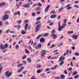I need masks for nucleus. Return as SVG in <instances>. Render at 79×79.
Returning a JSON list of instances; mask_svg holds the SVG:
<instances>
[{
	"instance_id": "6",
	"label": "nucleus",
	"mask_w": 79,
	"mask_h": 79,
	"mask_svg": "<svg viewBox=\"0 0 79 79\" xmlns=\"http://www.w3.org/2000/svg\"><path fill=\"white\" fill-rule=\"evenodd\" d=\"M51 37H52L54 39H56V37H57V35L53 33L51 35Z\"/></svg>"
},
{
	"instance_id": "61",
	"label": "nucleus",
	"mask_w": 79,
	"mask_h": 79,
	"mask_svg": "<svg viewBox=\"0 0 79 79\" xmlns=\"http://www.w3.org/2000/svg\"><path fill=\"white\" fill-rule=\"evenodd\" d=\"M60 18H61V16L60 15H59V16L57 17V18L58 19H60Z\"/></svg>"
},
{
	"instance_id": "24",
	"label": "nucleus",
	"mask_w": 79,
	"mask_h": 79,
	"mask_svg": "<svg viewBox=\"0 0 79 79\" xmlns=\"http://www.w3.org/2000/svg\"><path fill=\"white\" fill-rule=\"evenodd\" d=\"M45 54H46V52H44L42 54H41V58H43V57L45 55Z\"/></svg>"
},
{
	"instance_id": "16",
	"label": "nucleus",
	"mask_w": 79,
	"mask_h": 79,
	"mask_svg": "<svg viewBox=\"0 0 79 79\" xmlns=\"http://www.w3.org/2000/svg\"><path fill=\"white\" fill-rule=\"evenodd\" d=\"M23 7H25V8H29V7H30V6H28V5H27V4H24L23 5Z\"/></svg>"
},
{
	"instance_id": "23",
	"label": "nucleus",
	"mask_w": 79,
	"mask_h": 79,
	"mask_svg": "<svg viewBox=\"0 0 79 79\" xmlns=\"http://www.w3.org/2000/svg\"><path fill=\"white\" fill-rule=\"evenodd\" d=\"M66 23H64L63 24L62 26V27L63 28V29H64V27H66Z\"/></svg>"
},
{
	"instance_id": "20",
	"label": "nucleus",
	"mask_w": 79,
	"mask_h": 79,
	"mask_svg": "<svg viewBox=\"0 0 79 79\" xmlns=\"http://www.w3.org/2000/svg\"><path fill=\"white\" fill-rule=\"evenodd\" d=\"M62 29H63V28H62L61 26H60L59 27L58 31H61Z\"/></svg>"
},
{
	"instance_id": "14",
	"label": "nucleus",
	"mask_w": 79,
	"mask_h": 79,
	"mask_svg": "<svg viewBox=\"0 0 79 79\" xmlns=\"http://www.w3.org/2000/svg\"><path fill=\"white\" fill-rule=\"evenodd\" d=\"M16 15H21V14H20V11H18L16 12V13H14L15 16H16Z\"/></svg>"
},
{
	"instance_id": "36",
	"label": "nucleus",
	"mask_w": 79,
	"mask_h": 79,
	"mask_svg": "<svg viewBox=\"0 0 79 79\" xmlns=\"http://www.w3.org/2000/svg\"><path fill=\"white\" fill-rule=\"evenodd\" d=\"M77 74V72L75 71L73 73V75L74 76V75H76Z\"/></svg>"
},
{
	"instance_id": "34",
	"label": "nucleus",
	"mask_w": 79,
	"mask_h": 79,
	"mask_svg": "<svg viewBox=\"0 0 79 79\" xmlns=\"http://www.w3.org/2000/svg\"><path fill=\"white\" fill-rule=\"evenodd\" d=\"M78 77H79V75H77L74 76V78L75 79H77V78H78Z\"/></svg>"
},
{
	"instance_id": "37",
	"label": "nucleus",
	"mask_w": 79,
	"mask_h": 79,
	"mask_svg": "<svg viewBox=\"0 0 79 79\" xmlns=\"http://www.w3.org/2000/svg\"><path fill=\"white\" fill-rule=\"evenodd\" d=\"M56 46V45H54V44H52V47H50V48H53L54 47H55Z\"/></svg>"
},
{
	"instance_id": "56",
	"label": "nucleus",
	"mask_w": 79,
	"mask_h": 79,
	"mask_svg": "<svg viewBox=\"0 0 79 79\" xmlns=\"http://www.w3.org/2000/svg\"><path fill=\"white\" fill-rule=\"evenodd\" d=\"M74 7H75V8H79V6H77V5H74Z\"/></svg>"
},
{
	"instance_id": "13",
	"label": "nucleus",
	"mask_w": 79,
	"mask_h": 79,
	"mask_svg": "<svg viewBox=\"0 0 79 79\" xmlns=\"http://www.w3.org/2000/svg\"><path fill=\"white\" fill-rule=\"evenodd\" d=\"M57 67H58V65H56L54 67L51 68V69L52 70L55 69H56Z\"/></svg>"
},
{
	"instance_id": "7",
	"label": "nucleus",
	"mask_w": 79,
	"mask_h": 79,
	"mask_svg": "<svg viewBox=\"0 0 79 79\" xmlns=\"http://www.w3.org/2000/svg\"><path fill=\"white\" fill-rule=\"evenodd\" d=\"M50 5H49L44 10L45 12H47L49 8H50Z\"/></svg>"
},
{
	"instance_id": "8",
	"label": "nucleus",
	"mask_w": 79,
	"mask_h": 79,
	"mask_svg": "<svg viewBox=\"0 0 79 79\" xmlns=\"http://www.w3.org/2000/svg\"><path fill=\"white\" fill-rule=\"evenodd\" d=\"M57 17V15H51L50 18L51 19H53V18H55Z\"/></svg>"
},
{
	"instance_id": "17",
	"label": "nucleus",
	"mask_w": 79,
	"mask_h": 79,
	"mask_svg": "<svg viewBox=\"0 0 79 79\" xmlns=\"http://www.w3.org/2000/svg\"><path fill=\"white\" fill-rule=\"evenodd\" d=\"M6 5V3L3 2H1V3H0V6H4V5Z\"/></svg>"
},
{
	"instance_id": "40",
	"label": "nucleus",
	"mask_w": 79,
	"mask_h": 79,
	"mask_svg": "<svg viewBox=\"0 0 79 79\" xmlns=\"http://www.w3.org/2000/svg\"><path fill=\"white\" fill-rule=\"evenodd\" d=\"M72 8V7H68L67 8V10H71Z\"/></svg>"
},
{
	"instance_id": "45",
	"label": "nucleus",
	"mask_w": 79,
	"mask_h": 79,
	"mask_svg": "<svg viewBox=\"0 0 79 79\" xmlns=\"http://www.w3.org/2000/svg\"><path fill=\"white\" fill-rule=\"evenodd\" d=\"M23 63L24 64H27V62L26 61H23Z\"/></svg>"
},
{
	"instance_id": "5",
	"label": "nucleus",
	"mask_w": 79,
	"mask_h": 79,
	"mask_svg": "<svg viewBox=\"0 0 79 79\" xmlns=\"http://www.w3.org/2000/svg\"><path fill=\"white\" fill-rule=\"evenodd\" d=\"M9 18V15L7 14H6L3 16L2 19L3 21H5Z\"/></svg>"
},
{
	"instance_id": "50",
	"label": "nucleus",
	"mask_w": 79,
	"mask_h": 79,
	"mask_svg": "<svg viewBox=\"0 0 79 79\" xmlns=\"http://www.w3.org/2000/svg\"><path fill=\"white\" fill-rule=\"evenodd\" d=\"M75 56H79V53H77V52H76L75 54Z\"/></svg>"
},
{
	"instance_id": "60",
	"label": "nucleus",
	"mask_w": 79,
	"mask_h": 79,
	"mask_svg": "<svg viewBox=\"0 0 79 79\" xmlns=\"http://www.w3.org/2000/svg\"><path fill=\"white\" fill-rule=\"evenodd\" d=\"M50 58H52L51 56H50L48 57V60H49V59H50Z\"/></svg>"
},
{
	"instance_id": "1",
	"label": "nucleus",
	"mask_w": 79,
	"mask_h": 79,
	"mask_svg": "<svg viewBox=\"0 0 79 79\" xmlns=\"http://www.w3.org/2000/svg\"><path fill=\"white\" fill-rule=\"evenodd\" d=\"M29 25H28V24L27 23L26 24V25L24 27V29L25 31L24 30H23L22 31V34H26V31H27V28L28 27Z\"/></svg>"
},
{
	"instance_id": "18",
	"label": "nucleus",
	"mask_w": 79,
	"mask_h": 79,
	"mask_svg": "<svg viewBox=\"0 0 79 79\" xmlns=\"http://www.w3.org/2000/svg\"><path fill=\"white\" fill-rule=\"evenodd\" d=\"M42 34H40L36 38V40H39V39H40V37H42Z\"/></svg>"
},
{
	"instance_id": "4",
	"label": "nucleus",
	"mask_w": 79,
	"mask_h": 79,
	"mask_svg": "<svg viewBox=\"0 0 79 79\" xmlns=\"http://www.w3.org/2000/svg\"><path fill=\"white\" fill-rule=\"evenodd\" d=\"M42 27V25L40 24H38L36 27V30H35V32H38L40 27Z\"/></svg>"
},
{
	"instance_id": "30",
	"label": "nucleus",
	"mask_w": 79,
	"mask_h": 79,
	"mask_svg": "<svg viewBox=\"0 0 79 79\" xmlns=\"http://www.w3.org/2000/svg\"><path fill=\"white\" fill-rule=\"evenodd\" d=\"M41 19V17H39L36 18V21H39V20H40Z\"/></svg>"
},
{
	"instance_id": "41",
	"label": "nucleus",
	"mask_w": 79,
	"mask_h": 79,
	"mask_svg": "<svg viewBox=\"0 0 79 79\" xmlns=\"http://www.w3.org/2000/svg\"><path fill=\"white\" fill-rule=\"evenodd\" d=\"M64 73L65 74H68V72H67V71H66V70H65L64 71Z\"/></svg>"
},
{
	"instance_id": "10",
	"label": "nucleus",
	"mask_w": 79,
	"mask_h": 79,
	"mask_svg": "<svg viewBox=\"0 0 79 79\" xmlns=\"http://www.w3.org/2000/svg\"><path fill=\"white\" fill-rule=\"evenodd\" d=\"M72 38H73L74 39H77L78 38V35H74L72 36Z\"/></svg>"
},
{
	"instance_id": "32",
	"label": "nucleus",
	"mask_w": 79,
	"mask_h": 79,
	"mask_svg": "<svg viewBox=\"0 0 79 79\" xmlns=\"http://www.w3.org/2000/svg\"><path fill=\"white\" fill-rule=\"evenodd\" d=\"M31 15L32 16H36V14L35 13H32Z\"/></svg>"
},
{
	"instance_id": "64",
	"label": "nucleus",
	"mask_w": 79,
	"mask_h": 79,
	"mask_svg": "<svg viewBox=\"0 0 79 79\" xmlns=\"http://www.w3.org/2000/svg\"><path fill=\"white\" fill-rule=\"evenodd\" d=\"M42 3H45V0H41Z\"/></svg>"
},
{
	"instance_id": "28",
	"label": "nucleus",
	"mask_w": 79,
	"mask_h": 79,
	"mask_svg": "<svg viewBox=\"0 0 79 79\" xmlns=\"http://www.w3.org/2000/svg\"><path fill=\"white\" fill-rule=\"evenodd\" d=\"M0 48L2 50H4V47H3L2 45H0Z\"/></svg>"
},
{
	"instance_id": "29",
	"label": "nucleus",
	"mask_w": 79,
	"mask_h": 79,
	"mask_svg": "<svg viewBox=\"0 0 79 79\" xmlns=\"http://www.w3.org/2000/svg\"><path fill=\"white\" fill-rule=\"evenodd\" d=\"M4 47L5 48H8V44H6L5 45H4Z\"/></svg>"
},
{
	"instance_id": "11",
	"label": "nucleus",
	"mask_w": 79,
	"mask_h": 79,
	"mask_svg": "<svg viewBox=\"0 0 79 79\" xmlns=\"http://www.w3.org/2000/svg\"><path fill=\"white\" fill-rule=\"evenodd\" d=\"M40 42L41 43H43V42H45V39L43 38H41L40 39Z\"/></svg>"
},
{
	"instance_id": "12",
	"label": "nucleus",
	"mask_w": 79,
	"mask_h": 79,
	"mask_svg": "<svg viewBox=\"0 0 79 79\" xmlns=\"http://www.w3.org/2000/svg\"><path fill=\"white\" fill-rule=\"evenodd\" d=\"M25 52L26 54H29V53H30V52L27 49H25Z\"/></svg>"
},
{
	"instance_id": "38",
	"label": "nucleus",
	"mask_w": 79,
	"mask_h": 79,
	"mask_svg": "<svg viewBox=\"0 0 79 79\" xmlns=\"http://www.w3.org/2000/svg\"><path fill=\"white\" fill-rule=\"evenodd\" d=\"M48 52V51H47V50H42L40 53H42V52Z\"/></svg>"
},
{
	"instance_id": "33",
	"label": "nucleus",
	"mask_w": 79,
	"mask_h": 79,
	"mask_svg": "<svg viewBox=\"0 0 79 79\" xmlns=\"http://www.w3.org/2000/svg\"><path fill=\"white\" fill-rule=\"evenodd\" d=\"M41 72V70L40 69H39V70H38L37 71V73L39 74V73H40Z\"/></svg>"
},
{
	"instance_id": "48",
	"label": "nucleus",
	"mask_w": 79,
	"mask_h": 79,
	"mask_svg": "<svg viewBox=\"0 0 79 79\" xmlns=\"http://www.w3.org/2000/svg\"><path fill=\"white\" fill-rule=\"evenodd\" d=\"M49 34L48 33H45L44 35V36H45V37L47 36H48V35Z\"/></svg>"
},
{
	"instance_id": "25",
	"label": "nucleus",
	"mask_w": 79,
	"mask_h": 79,
	"mask_svg": "<svg viewBox=\"0 0 79 79\" xmlns=\"http://www.w3.org/2000/svg\"><path fill=\"white\" fill-rule=\"evenodd\" d=\"M38 47L39 48H40L42 47V44H39L38 45Z\"/></svg>"
},
{
	"instance_id": "53",
	"label": "nucleus",
	"mask_w": 79,
	"mask_h": 79,
	"mask_svg": "<svg viewBox=\"0 0 79 79\" xmlns=\"http://www.w3.org/2000/svg\"><path fill=\"white\" fill-rule=\"evenodd\" d=\"M38 6H42V4L40 3H38Z\"/></svg>"
},
{
	"instance_id": "2",
	"label": "nucleus",
	"mask_w": 79,
	"mask_h": 79,
	"mask_svg": "<svg viewBox=\"0 0 79 79\" xmlns=\"http://www.w3.org/2000/svg\"><path fill=\"white\" fill-rule=\"evenodd\" d=\"M65 59V57H62V56H61L59 58V60L60 61H61V62L59 64L60 66H61V65H63L64 64V61L63 60H64Z\"/></svg>"
},
{
	"instance_id": "44",
	"label": "nucleus",
	"mask_w": 79,
	"mask_h": 79,
	"mask_svg": "<svg viewBox=\"0 0 79 79\" xmlns=\"http://www.w3.org/2000/svg\"><path fill=\"white\" fill-rule=\"evenodd\" d=\"M73 70V69L72 68H69V71H71Z\"/></svg>"
},
{
	"instance_id": "22",
	"label": "nucleus",
	"mask_w": 79,
	"mask_h": 79,
	"mask_svg": "<svg viewBox=\"0 0 79 79\" xmlns=\"http://www.w3.org/2000/svg\"><path fill=\"white\" fill-rule=\"evenodd\" d=\"M23 64H18L17 65V67L18 68H19L20 67H21V66H23Z\"/></svg>"
},
{
	"instance_id": "19",
	"label": "nucleus",
	"mask_w": 79,
	"mask_h": 79,
	"mask_svg": "<svg viewBox=\"0 0 79 79\" xmlns=\"http://www.w3.org/2000/svg\"><path fill=\"white\" fill-rule=\"evenodd\" d=\"M27 60L28 61V63H31V61H32V59H31V58H28L27 59Z\"/></svg>"
},
{
	"instance_id": "58",
	"label": "nucleus",
	"mask_w": 79,
	"mask_h": 79,
	"mask_svg": "<svg viewBox=\"0 0 79 79\" xmlns=\"http://www.w3.org/2000/svg\"><path fill=\"white\" fill-rule=\"evenodd\" d=\"M22 71V69H20L18 70V73H20V71Z\"/></svg>"
},
{
	"instance_id": "42",
	"label": "nucleus",
	"mask_w": 79,
	"mask_h": 79,
	"mask_svg": "<svg viewBox=\"0 0 79 79\" xmlns=\"http://www.w3.org/2000/svg\"><path fill=\"white\" fill-rule=\"evenodd\" d=\"M41 67V65H36V67L38 68H40Z\"/></svg>"
},
{
	"instance_id": "51",
	"label": "nucleus",
	"mask_w": 79,
	"mask_h": 79,
	"mask_svg": "<svg viewBox=\"0 0 79 79\" xmlns=\"http://www.w3.org/2000/svg\"><path fill=\"white\" fill-rule=\"evenodd\" d=\"M21 22H22V21L21 20H20L18 21V24H21Z\"/></svg>"
},
{
	"instance_id": "39",
	"label": "nucleus",
	"mask_w": 79,
	"mask_h": 79,
	"mask_svg": "<svg viewBox=\"0 0 79 79\" xmlns=\"http://www.w3.org/2000/svg\"><path fill=\"white\" fill-rule=\"evenodd\" d=\"M71 49L73 50H75L76 49V48H75V47L74 46H73L71 48Z\"/></svg>"
},
{
	"instance_id": "9",
	"label": "nucleus",
	"mask_w": 79,
	"mask_h": 79,
	"mask_svg": "<svg viewBox=\"0 0 79 79\" xmlns=\"http://www.w3.org/2000/svg\"><path fill=\"white\" fill-rule=\"evenodd\" d=\"M16 27H17V29H18V30H19V29H21V25H15L14 26V27L16 28Z\"/></svg>"
},
{
	"instance_id": "15",
	"label": "nucleus",
	"mask_w": 79,
	"mask_h": 79,
	"mask_svg": "<svg viewBox=\"0 0 79 79\" xmlns=\"http://www.w3.org/2000/svg\"><path fill=\"white\" fill-rule=\"evenodd\" d=\"M60 77L61 79H64L65 78V75L63 74H61L60 75Z\"/></svg>"
},
{
	"instance_id": "21",
	"label": "nucleus",
	"mask_w": 79,
	"mask_h": 79,
	"mask_svg": "<svg viewBox=\"0 0 79 79\" xmlns=\"http://www.w3.org/2000/svg\"><path fill=\"white\" fill-rule=\"evenodd\" d=\"M74 33V31H69L68 32V34H71Z\"/></svg>"
},
{
	"instance_id": "47",
	"label": "nucleus",
	"mask_w": 79,
	"mask_h": 79,
	"mask_svg": "<svg viewBox=\"0 0 79 79\" xmlns=\"http://www.w3.org/2000/svg\"><path fill=\"white\" fill-rule=\"evenodd\" d=\"M27 70L24 71L23 72V74H25L26 73H27Z\"/></svg>"
},
{
	"instance_id": "63",
	"label": "nucleus",
	"mask_w": 79,
	"mask_h": 79,
	"mask_svg": "<svg viewBox=\"0 0 79 79\" xmlns=\"http://www.w3.org/2000/svg\"><path fill=\"white\" fill-rule=\"evenodd\" d=\"M60 79V77H56L55 78V79Z\"/></svg>"
},
{
	"instance_id": "52",
	"label": "nucleus",
	"mask_w": 79,
	"mask_h": 79,
	"mask_svg": "<svg viewBox=\"0 0 79 79\" xmlns=\"http://www.w3.org/2000/svg\"><path fill=\"white\" fill-rule=\"evenodd\" d=\"M19 48V45H17L16 46H15V48L16 49H17V48Z\"/></svg>"
},
{
	"instance_id": "43",
	"label": "nucleus",
	"mask_w": 79,
	"mask_h": 79,
	"mask_svg": "<svg viewBox=\"0 0 79 79\" xmlns=\"http://www.w3.org/2000/svg\"><path fill=\"white\" fill-rule=\"evenodd\" d=\"M55 32V30H53L52 31H51V33L52 34H54Z\"/></svg>"
},
{
	"instance_id": "27",
	"label": "nucleus",
	"mask_w": 79,
	"mask_h": 79,
	"mask_svg": "<svg viewBox=\"0 0 79 79\" xmlns=\"http://www.w3.org/2000/svg\"><path fill=\"white\" fill-rule=\"evenodd\" d=\"M2 66L0 64V74L2 73Z\"/></svg>"
},
{
	"instance_id": "54",
	"label": "nucleus",
	"mask_w": 79,
	"mask_h": 79,
	"mask_svg": "<svg viewBox=\"0 0 79 79\" xmlns=\"http://www.w3.org/2000/svg\"><path fill=\"white\" fill-rule=\"evenodd\" d=\"M55 14V11H52V12L51 13V14Z\"/></svg>"
},
{
	"instance_id": "26",
	"label": "nucleus",
	"mask_w": 79,
	"mask_h": 79,
	"mask_svg": "<svg viewBox=\"0 0 79 79\" xmlns=\"http://www.w3.org/2000/svg\"><path fill=\"white\" fill-rule=\"evenodd\" d=\"M35 10L36 11H39V10H40V7H37Z\"/></svg>"
},
{
	"instance_id": "31",
	"label": "nucleus",
	"mask_w": 79,
	"mask_h": 79,
	"mask_svg": "<svg viewBox=\"0 0 79 79\" xmlns=\"http://www.w3.org/2000/svg\"><path fill=\"white\" fill-rule=\"evenodd\" d=\"M63 8H64V7H61V8H60L59 10V13H60V12H61V11L62 10H63Z\"/></svg>"
},
{
	"instance_id": "55",
	"label": "nucleus",
	"mask_w": 79,
	"mask_h": 79,
	"mask_svg": "<svg viewBox=\"0 0 79 79\" xmlns=\"http://www.w3.org/2000/svg\"><path fill=\"white\" fill-rule=\"evenodd\" d=\"M53 24H54V23H50L49 24V26H52V25H53Z\"/></svg>"
},
{
	"instance_id": "59",
	"label": "nucleus",
	"mask_w": 79,
	"mask_h": 79,
	"mask_svg": "<svg viewBox=\"0 0 79 79\" xmlns=\"http://www.w3.org/2000/svg\"><path fill=\"white\" fill-rule=\"evenodd\" d=\"M28 20H26L24 21V22L25 23H28Z\"/></svg>"
},
{
	"instance_id": "3",
	"label": "nucleus",
	"mask_w": 79,
	"mask_h": 79,
	"mask_svg": "<svg viewBox=\"0 0 79 79\" xmlns=\"http://www.w3.org/2000/svg\"><path fill=\"white\" fill-rule=\"evenodd\" d=\"M5 74L6 75V78H7V77H10L12 74L11 72H9V71H7L5 73Z\"/></svg>"
},
{
	"instance_id": "35",
	"label": "nucleus",
	"mask_w": 79,
	"mask_h": 79,
	"mask_svg": "<svg viewBox=\"0 0 79 79\" xmlns=\"http://www.w3.org/2000/svg\"><path fill=\"white\" fill-rule=\"evenodd\" d=\"M10 32V29H8L6 31V34H8V33Z\"/></svg>"
},
{
	"instance_id": "57",
	"label": "nucleus",
	"mask_w": 79,
	"mask_h": 79,
	"mask_svg": "<svg viewBox=\"0 0 79 79\" xmlns=\"http://www.w3.org/2000/svg\"><path fill=\"white\" fill-rule=\"evenodd\" d=\"M70 65L71 66H73V61H71L70 63Z\"/></svg>"
},
{
	"instance_id": "49",
	"label": "nucleus",
	"mask_w": 79,
	"mask_h": 79,
	"mask_svg": "<svg viewBox=\"0 0 79 79\" xmlns=\"http://www.w3.org/2000/svg\"><path fill=\"white\" fill-rule=\"evenodd\" d=\"M27 56H23V57L22 58L23 60H24V59H25L26 58Z\"/></svg>"
},
{
	"instance_id": "46",
	"label": "nucleus",
	"mask_w": 79,
	"mask_h": 79,
	"mask_svg": "<svg viewBox=\"0 0 79 79\" xmlns=\"http://www.w3.org/2000/svg\"><path fill=\"white\" fill-rule=\"evenodd\" d=\"M64 23H67V19H64Z\"/></svg>"
},
{
	"instance_id": "62",
	"label": "nucleus",
	"mask_w": 79,
	"mask_h": 79,
	"mask_svg": "<svg viewBox=\"0 0 79 79\" xmlns=\"http://www.w3.org/2000/svg\"><path fill=\"white\" fill-rule=\"evenodd\" d=\"M6 24H9V23L8 21H6L5 23Z\"/></svg>"
}]
</instances>
